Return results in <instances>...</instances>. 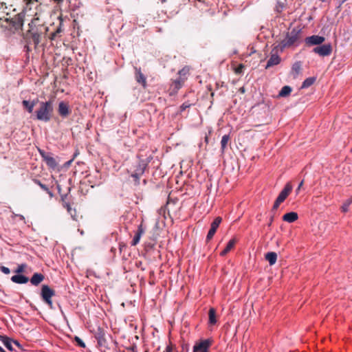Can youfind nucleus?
<instances>
[{"mask_svg":"<svg viewBox=\"0 0 352 352\" xmlns=\"http://www.w3.org/2000/svg\"><path fill=\"white\" fill-rule=\"evenodd\" d=\"M53 1L59 3L62 2L63 0H53Z\"/></svg>","mask_w":352,"mask_h":352,"instance_id":"72a5a7b5","label":"nucleus"},{"mask_svg":"<svg viewBox=\"0 0 352 352\" xmlns=\"http://www.w3.org/2000/svg\"><path fill=\"white\" fill-rule=\"evenodd\" d=\"M143 233H144V229L142 228V226L140 225L138 227V233L136 234V235L135 236V237L133 239V241H132L133 245H135L139 243L140 238H141L142 235L143 234Z\"/></svg>","mask_w":352,"mask_h":352,"instance_id":"dca6fc26","label":"nucleus"},{"mask_svg":"<svg viewBox=\"0 0 352 352\" xmlns=\"http://www.w3.org/2000/svg\"><path fill=\"white\" fill-rule=\"evenodd\" d=\"M230 140V136L228 135H225L222 137L221 144V149L223 151L225 148H226L227 144Z\"/></svg>","mask_w":352,"mask_h":352,"instance_id":"b1692460","label":"nucleus"},{"mask_svg":"<svg viewBox=\"0 0 352 352\" xmlns=\"http://www.w3.org/2000/svg\"><path fill=\"white\" fill-rule=\"evenodd\" d=\"M292 91V89L289 86H284L278 93V96L280 98L288 96Z\"/></svg>","mask_w":352,"mask_h":352,"instance_id":"f3484780","label":"nucleus"},{"mask_svg":"<svg viewBox=\"0 0 352 352\" xmlns=\"http://www.w3.org/2000/svg\"><path fill=\"white\" fill-rule=\"evenodd\" d=\"M298 219V214L296 212H290L283 216V220L287 223H293Z\"/></svg>","mask_w":352,"mask_h":352,"instance_id":"1a4fd4ad","label":"nucleus"},{"mask_svg":"<svg viewBox=\"0 0 352 352\" xmlns=\"http://www.w3.org/2000/svg\"><path fill=\"white\" fill-rule=\"evenodd\" d=\"M75 340L77 342V343L78 344L79 346H80L83 348L85 347V344L83 342V341L80 338H79L78 337H76Z\"/></svg>","mask_w":352,"mask_h":352,"instance_id":"a878e982","label":"nucleus"},{"mask_svg":"<svg viewBox=\"0 0 352 352\" xmlns=\"http://www.w3.org/2000/svg\"><path fill=\"white\" fill-rule=\"evenodd\" d=\"M163 1H164L165 0H163Z\"/></svg>","mask_w":352,"mask_h":352,"instance_id":"e433bc0d","label":"nucleus"},{"mask_svg":"<svg viewBox=\"0 0 352 352\" xmlns=\"http://www.w3.org/2000/svg\"><path fill=\"white\" fill-rule=\"evenodd\" d=\"M296 39H297L296 37H289L288 36L285 41L284 45L285 46L291 45L296 41Z\"/></svg>","mask_w":352,"mask_h":352,"instance_id":"393cba45","label":"nucleus"},{"mask_svg":"<svg viewBox=\"0 0 352 352\" xmlns=\"http://www.w3.org/2000/svg\"><path fill=\"white\" fill-rule=\"evenodd\" d=\"M13 343L16 345L21 350H23L22 346L17 342V341H15V340H13Z\"/></svg>","mask_w":352,"mask_h":352,"instance_id":"c756f323","label":"nucleus"},{"mask_svg":"<svg viewBox=\"0 0 352 352\" xmlns=\"http://www.w3.org/2000/svg\"><path fill=\"white\" fill-rule=\"evenodd\" d=\"M1 271L6 274H8L10 273V270L6 267H1Z\"/></svg>","mask_w":352,"mask_h":352,"instance_id":"c85d7f7f","label":"nucleus"},{"mask_svg":"<svg viewBox=\"0 0 352 352\" xmlns=\"http://www.w3.org/2000/svg\"><path fill=\"white\" fill-rule=\"evenodd\" d=\"M301 71V65L300 63H296L293 65L292 72L294 77L297 76Z\"/></svg>","mask_w":352,"mask_h":352,"instance_id":"aec40b11","label":"nucleus"},{"mask_svg":"<svg viewBox=\"0 0 352 352\" xmlns=\"http://www.w3.org/2000/svg\"><path fill=\"white\" fill-rule=\"evenodd\" d=\"M209 322L211 324H215L217 322L215 310L213 308L209 310Z\"/></svg>","mask_w":352,"mask_h":352,"instance_id":"412c9836","label":"nucleus"},{"mask_svg":"<svg viewBox=\"0 0 352 352\" xmlns=\"http://www.w3.org/2000/svg\"><path fill=\"white\" fill-rule=\"evenodd\" d=\"M210 345V340H200L195 343L192 352H209Z\"/></svg>","mask_w":352,"mask_h":352,"instance_id":"7ed1b4c3","label":"nucleus"},{"mask_svg":"<svg viewBox=\"0 0 352 352\" xmlns=\"http://www.w3.org/2000/svg\"><path fill=\"white\" fill-rule=\"evenodd\" d=\"M27 1V3H29L32 1V0H26Z\"/></svg>","mask_w":352,"mask_h":352,"instance_id":"c9c22d12","label":"nucleus"},{"mask_svg":"<svg viewBox=\"0 0 352 352\" xmlns=\"http://www.w3.org/2000/svg\"><path fill=\"white\" fill-rule=\"evenodd\" d=\"M11 279L14 283L19 284L26 283L28 281V278L27 277L21 274L14 275Z\"/></svg>","mask_w":352,"mask_h":352,"instance_id":"ddd939ff","label":"nucleus"},{"mask_svg":"<svg viewBox=\"0 0 352 352\" xmlns=\"http://www.w3.org/2000/svg\"><path fill=\"white\" fill-rule=\"evenodd\" d=\"M243 69V65H239L237 67H236L234 69V72L236 74H240V73L242 72Z\"/></svg>","mask_w":352,"mask_h":352,"instance_id":"bb28decb","label":"nucleus"},{"mask_svg":"<svg viewBox=\"0 0 352 352\" xmlns=\"http://www.w3.org/2000/svg\"><path fill=\"white\" fill-rule=\"evenodd\" d=\"M315 81H316V78H314V77L308 78L303 81L301 88L302 89L307 88V87L312 85L315 82Z\"/></svg>","mask_w":352,"mask_h":352,"instance_id":"6ab92c4d","label":"nucleus"},{"mask_svg":"<svg viewBox=\"0 0 352 352\" xmlns=\"http://www.w3.org/2000/svg\"><path fill=\"white\" fill-rule=\"evenodd\" d=\"M324 41V37L318 35H314L307 37L305 39V42L309 45H320Z\"/></svg>","mask_w":352,"mask_h":352,"instance_id":"6e6552de","label":"nucleus"},{"mask_svg":"<svg viewBox=\"0 0 352 352\" xmlns=\"http://www.w3.org/2000/svg\"><path fill=\"white\" fill-rule=\"evenodd\" d=\"M43 279L44 276L41 274L36 273L32 276L30 281L32 285H38Z\"/></svg>","mask_w":352,"mask_h":352,"instance_id":"4468645a","label":"nucleus"},{"mask_svg":"<svg viewBox=\"0 0 352 352\" xmlns=\"http://www.w3.org/2000/svg\"><path fill=\"white\" fill-rule=\"evenodd\" d=\"M302 184H303V181H301V182L299 184V185L298 186L297 190H299L301 188V187L302 186Z\"/></svg>","mask_w":352,"mask_h":352,"instance_id":"2f4dec72","label":"nucleus"},{"mask_svg":"<svg viewBox=\"0 0 352 352\" xmlns=\"http://www.w3.org/2000/svg\"><path fill=\"white\" fill-rule=\"evenodd\" d=\"M43 157L47 166L52 168H55L57 166V163L54 157L44 155H43Z\"/></svg>","mask_w":352,"mask_h":352,"instance_id":"2eb2a0df","label":"nucleus"},{"mask_svg":"<svg viewBox=\"0 0 352 352\" xmlns=\"http://www.w3.org/2000/svg\"><path fill=\"white\" fill-rule=\"evenodd\" d=\"M12 343H13V340L9 338L3 339V344L6 346V347L8 350H10L11 351H13Z\"/></svg>","mask_w":352,"mask_h":352,"instance_id":"5701e85b","label":"nucleus"},{"mask_svg":"<svg viewBox=\"0 0 352 352\" xmlns=\"http://www.w3.org/2000/svg\"><path fill=\"white\" fill-rule=\"evenodd\" d=\"M23 106L27 109L29 113H32L34 107L35 105L34 102H30L28 100H23Z\"/></svg>","mask_w":352,"mask_h":352,"instance_id":"4be33fe9","label":"nucleus"},{"mask_svg":"<svg viewBox=\"0 0 352 352\" xmlns=\"http://www.w3.org/2000/svg\"><path fill=\"white\" fill-rule=\"evenodd\" d=\"M314 52L321 56H329L332 52L331 44H324L314 49Z\"/></svg>","mask_w":352,"mask_h":352,"instance_id":"423d86ee","label":"nucleus"},{"mask_svg":"<svg viewBox=\"0 0 352 352\" xmlns=\"http://www.w3.org/2000/svg\"><path fill=\"white\" fill-rule=\"evenodd\" d=\"M25 267V265H24V264L20 265H19L16 272L18 273L22 272H23Z\"/></svg>","mask_w":352,"mask_h":352,"instance_id":"cd10ccee","label":"nucleus"},{"mask_svg":"<svg viewBox=\"0 0 352 352\" xmlns=\"http://www.w3.org/2000/svg\"><path fill=\"white\" fill-rule=\"evenodd\" d=\"M54 295V292L47 285H43L41 289V296L43 300L50 306H52V297Z\"/></svg>","mask_w":352,"mask_h":352,"instance_id":"39448f33","label":"nucleus"},{"mask_svg":"<svg viewBox=\"0 0 352 352\" xmlns=\"http://www.w3.org/2000/svg\"><path fill=\"white\" fill-rule=\"evenodd\" d=\"M188 73L189 69L188 67H184L179 72V78L174 81L172 85L174 89L178 90L182 87L184 82L187 78Z\"/></svg>","mask_w":352,"mask_h":352,"instance_id":"20e7f679","label":"nucleus"},{"mask_svg":"<svg viewBox=\"0 0 352 352\" xmlns=\"http://www.w3.org/2000/svg\"><path fill=\"white\" fill-rule=\"evenodd\" d=\"M58 112L62 116H67L69 113V106L64 102H60L58 104Z\"/></svg>","mask_w":352,"mask_h":352,"instance_id":"9b49d317","label":"nucleus"},{"mask_svg":"<svg viewBox=\"0 0 352 352\" xmlns=\"http://www.w3.org/2000/svg\"><path fill=\"white\" fill-rule=\"evenodd\" d=\"M222 219L220 217H216L214 221L212 222L210 226V229L207 235V239L210 240L213 236L214 235L218 227L221 223Z\"/></svg>","mask_w":352,"mask_h":352,"instance_id":"0eeeda50","label":"nucleus"},{"mask_svg":"<svg viewBox=\"0 0 352 352\" xmlns=\"http://www.w3.org/2000/svg\"><path fill=\"white\" fill-rule=\"evenodd\" d=\"M278 255L274 252H269L265 254V258L270 265H274L277 261Z\"/></svg>","mask_w":352,"mask_h":352,"instance_id":"9d476101","label":"nucleus"},{"mask_svg":"<svg viewBox=\"0 0 352 352\" xmlns=\"http://www.w3.org/2000/svg\"><path fill=\"white\" fill-rule=\"evenodd\" d=\"M280 58L277 55H272L269 59L266 67L278 65L280 63Z\"/></svg>","mask_w":352,"mask_h":352,"instance_id":"a211bd4d","label":"nucleus"},{"mask_svg":"<svg viewBox=\"0 0 352 352\" xmlns=\"http://www.w3.org/2000/svg\"><path fill=\"white\" fill-rule=\"evenodd\" d=\"M7 338L8 337H6V336H0V340H1L2 342H3V339Z\"/></svg>","mask_w":352,"mask_h":352,"instance_id":"473e14b6","label":"nucleus"},{"mask_svg":"<svg viewBox=\"0 0 352 352\" xmlns=\"http://www.w3.org/2000/svg\"><path fill=\"white\" fill-rule=\"evenodd\" d=\"M236 242V240L235 239H230L227 243V245L225 248V249L222 250L221 252L220 253V255L221 256H224L225 255H226L234 248Z\"/></svg>","mask_w":352,"mask_h":352,"instance_id":"f8f14e48","label":"nucleus"},{"mask_svg":"<svg viewBox=\"0 0 352 352\" xmlns=\"http://www.w3.org/2000/svg\"><path fill=\"white\" fill-rule=\"evenodd\" d=\"M293 186L291 184V183H287L280 192L279 193L278 196L277 197L274 204V209H277L280 204L283 203L288 197V195L291 193L292 191Z\"/></svg>","mask_w":352,"mask_h":352,"instance_id":"f03ea898","label":"nucleus"},{"mask_svg":"<svg viewBox=\"0 0 352 352\" xmlns=\"http://www.w3.org/2000/svg\"><path fill=\"white\" fill-rule=\"evenodd\" d=\"M53 108L50 102H43L36 111V118L38 120L47 122L51 118Z\"/></svg>","mask_w":352,"mask_h":352,"instance_id":"f257e3e1","label":"nucleus"},{"mask_svg":"<svg viewBox=\"0 0 352 352\" xmlns=\"http://www.w3.org/2000/svg\"><path fill=\"white\" fill-rule=\"evenodd\" d=\"M0 352H6L1 346H0Z\"/></svg>","mask_w":352,"mask_h":352,"instance_id":"f704fd0d","label":"nucleus"},{"mask_svg":"<svg viewBox=\"0 0 352 352\" xmlns=\"http://www.w3.org/2000/svg\"><path fill=\"white\" fill-rule=\"evenodd\" d=\"M38 184L39 186L43 188L45 190H47V191H49L48 190V188L43 184H42L41 183L38 182Z\"/></svg>","mask_w":352,"mask_h":352,"instance_id":"7c9ffc66","label":"nucleus"}]
</instances>
